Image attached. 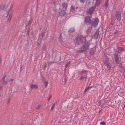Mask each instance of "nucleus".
<instances>
[{
  "label": "nucleus",
  "mask_w": 125,
  "mask_h": 125,
  "mask_svg": "<svg viewBox=\"0 0 125 125\" xmlns=\"http://www.w3.org/2000/svg\"><path fill=\"white\" fill-rule=\"evenodd\" d=\"M14 6V4L13 3H11L10 5V6L9 8V10L10 11L11 10L12 8H13Z\"/></svg>",
  "instance_id": "nucleus-16"
},
{
  "label": "nucleus",
  "mask_w": 125,
  "mask_h": 125,
  "mask_svg": "<svg viewBox=\"0 0 125 125\" xmlns=\"http://www.w3.org/2000/svg\"><path fill=\"white\" fill-rule=\"evenodd\" d=\"M68 66V65L67 64L66 65V67L67 68Z\"/></svg>",
  "instance_id": "nucleus-33"
},
{
  "label": "nucleus",
  "mask_w": 125,
  "mask_h": 125,
  "mask_svg": "<svg viewBox=\"0 0 125 125\" xmlns=\"http://www.w3.org/2000/svg\"><path fill=\"white\" fill-rule=\"evenodd\" d=\"M96 8L95 6H94L91 7L87 11V13L90 14H92Z\"/></svg>",
  "instance_id": "nucleus-5"
},
{
  "label": "nucleus",
  "mask_w": 125,
  "mask_h": 125,
  "mask_svg": "<svg viewBox=\"0 0 125 125\" xmlns=\"http://www.w3.org/2000/svg\"><path fill=\"white\" fill-rule=\"evenodd\" d=\"M95 52L94 51V50H91L90 52V53L91 55H93L94 54Z\"/></svg>",
  "instance_id": "nucleus-21"
},
{
  "label": "nucleus",
  "mask_w": 125,
  "mask_h": 125,
  "mask_svg": "<svg viewBox=\"0 0 125 125\" xmlns=\"http://www.w3.org/2000/svg\"><path fill=\"white\" fill-rule=\"evenodd\" d=\"M1 87H0V90L1 89Z\"/></svg>",
  "instance_id": "nucleus-34"
},
{
  "label": "nucleus",
  "mask_w": 125,
  "mask_h": 125,
  "mask_svg": "<svg viewBox=\"0 0 125 125\" xmlns=\"http://www.w3.org/2000/svg\"><path fill=\"white\" fill-rule=\"evenodd\" d=\"M41 107V105H39L37 107V109H39Z\"/></svg>",
  "instance_id": "nucleus-27"
},
{
  "label": "nucleus",
  "mask_w": 125,
  "mask_h": 125,
  "mask_svg": "<svg viewBox=\"0 0 125 125\" xmlns=\"http://www.w3.org/2000/svg\"><path fill=\"white\" fill-rule=\"evenodd\" d=\"M108 6V0H106L105 2V4L104 5V7H107Z\"/></svg>",
  "instance_id": "nucleus-15"
},
{
  "label": "nucleus",
  "mask_w": 125,
  "mask_h": 125,
  "mask_svg": "<svg viewBox=\"0 0 125 125\" xmlns=\"http://www.w3.org/2000/svg\"><path fill=\"white\" fill-rule=\"evenodd\" d=\"M77 8H78V7H76V9H77Z\"/></svg>",
  "instance_id": "nucleus-37"
},
{
  "label": "nucleus",
  "mask_w": 125,
  "mask_h": 125,
  "mask_svg": "<svg viewBox=\"0 0 125 125\" xmlns=\"http://www.w3.org/2000/svg\"><path fill=\"white\" fill-rule=\"evenodd\" d=\"M3 83L4 84H6L7 83V77H4L3 79Z\"/></svg>",
  "instance_id": "nucleus-14"
},
{
  "label": "nucleus",
  "mask_w": 125,
  "mask_h": 125,
  "mask_svg": "<svg viewBox=\"0 0 125 125\" xmlns=\"http://www.w3.org/2000/svg\"><path fill=\"white\" fill-rule=\"evenodd\" d=\"M31 88L32 89H37L38 88V86L35 84H32L31 85Z\"/></svg>",
  "instance_id": "nucleus-12"
},
{
  "label": "nucleus",
  "mask_w": 125,
  "mask_h": 125,
  "mask_svg": "<svg viewBox=\"0 0 125 125\" xmlns=\"http://www.w3.org/2000/svg\"><path fill=\"white\" fill-rule=\"evenodd\" d=\"M91 88H92V87H86L85 89V90L84 91V92L85 93L87 91L89 90H90L91 89Z\"/></svg>",
  "instance_id": "nucleus-17"
},
{
  "label": "nucleus",
  "mask_w": 125,
  "mask_h": 125,
  "mask_svg": "<svg viewBox=\"0 0 125 125\" xmlns=\"http://www.w3.org/2000/svg\"><path fill=\"white\" fill-rule=\"evenodd\" d=\"M115 16L116 17L117 20L118 21H120L121 19V14L120 12L119 11H117L116 12L115 14Z\"/></svg>",
  "instance_id": "nucleus-6"
},
{
  "label": "nucleus",
  "mask_w": 125,
  "mask_h": 125,
  "mask_svg": "<svg viewBox=\"0 0 125 125\" xmlns=\"http://www.w3.org/2000/svg\"><path fill=\"white\" fill-rule=\"evenodd\" d=\"M51 3L53 4H59V2L58 0H52Z\"/></svg>",
  "instance_id": "nucleus-13"
},
{
  "label": "nucleus",
  "mask_w": 125,
  "mask_h": 125,
  "mask_svg": "<svg viewBox=\"0 0 125 125\" xmlns=\"http://www.w3.org/2000/svg\"><path fill=\"white\" fill-rule=\"evenodd\" d=\"M103 0H94L93 2V4L94 5V4L96 6H99L100 4L102 3Z\"/></svg>",
  "instance_id": "nucleus-4"
},
{
  "label": "nucleus",
  "mask_w": 125,
  "mask_h": 125,
  "mask_svg": "<svg viewBox=\"0 0 125 125\" xmlns=\"http://www.w3.org/2000/svg\"><path fill=\"white\" fill-rule=\"evenodd\" d=\"M7 8V7L5 5H0V8L2 10H5Z\"/></svg>",
  "instance_id": "nucleus-11"
},
{
  "label": "nucleus",
  "mask_w": 125,
  "mask_h": 125,
  "mask_svg": "<svg viewBox=\"0 0 125 125\" xmlns=\"http://www.w3.org/2000/svg\"><path fill=\"white\" fill-rule=\"evenodd\" d=\"M52 96H51V95H50V96H49V98H48V101H49V100H50V99L51 98Z\"/></svg>",
  "instance_id": "nucleus-30"
},
{
  "label": "nucleus",
  "mask_w": 125,
  "mask_h": 125,
  "mask_svg": "<svg viewBox=\"0 0 125 125\" xmlns=\"http://www.w3.org/2000/svg\"><path fill=\"white\" fill-rule=\"evenodd\" d=\"M104 64L109 70H110V69L112 67L111 64L107 60H106L104 62Z\"/></svg>",
  "instance_id": "nucleus-7"
},
{
  "label": "nucleus",
  "mask_w": 125,
  "mask_h": 125,
  "mask_svg": "<svg viewBox=\"0 0 125 125\" xmlns=\"http://www.w3.org/2000/svg\"><path fill=\"white\" fill-rule=\"evenodd\" d=\"M6 17H8V13L7 14V15L6 16Z\"/></svg>",
  "instance_id": "nucleus-35"
},
{
  "label": "nucleus",
  "mask_w": 125,
  "mask_h": 125,
  "mask_svg": "<svg viewBox=\"0 0 125 125\" xmlns=\"http://www.w3.org/2000/svg\"><path fill=\"white\" fill-rule=\"evenodd\" d=\"M116 62L117 64H119L120 63V61L119 59V57L117 54H115L114 56Z\"/></svg>",
  "instance_id": "nucleus-8"
},
{
  "label": "nucleus",
  "mask_w": 125,
  "mask_h": 125,
  "mask_svg": "<svg viewBox=\"0 0 125 125\" xmlns=\"http://www.w3.org/2000/svg\"><path fill=\"white\" fill-rule=\"evenodd\" d=\"M1 58H0V63H1Z\"/></svg>",
  "instance_id": "nucleus-32"
},
{
  "label": "nucleus",
  "mask_w": 125,
  "mask_h": 125,
  "mask_svg": "<svg viewBox=\"0 0 125 125\" xmlns=\"http://www.w3.org/2000/svg\"><path fill=\"white\" fill-rule=\"evenodd\" d=\"M68 6L67 4L66 3L64 2L62 4L61 7L62 8L64 9H66Z\"/></svg>",
  "instance_id": "nucleus-9"
},
{
  "label": "nucleus",
  "mask_w": 125,
  "mask_h": 125,
  "mask_svg": "<svg viewBox=\"0 0 125 125\" xmlns=\"http://www.w3.org/2000/svg\"><path fill=\"white\" fill-rule=\"evenodd\" d=\"M71 9L74 10V7L73 6H72L71 7Z\"/></svg>",
  "instance_id": "nucleus-29"
},
{
  "label": "nucleus",
  "mask_w": 125,
  "mask_h": 125,
  "mask_svg": "<svg viewBox=\"0 0 125 125\" xmlns=\"http://www.w3.org/2000/svg\"><path fill=\"white\" fill-rule=\"evenodd\" d=\"M92 17L89 16H86L85 17L84 20L85 23L87 25L91 24Z\"/></svg>",
  "instance_id": "nucleus-3"
},
{
  "label": "nucleus",
  "mask_w": 125,
  "mask_h": 125,
  "mask_svg": "<svg viewBox=\"0 0 125 125\" xmlns=\"http://www.w3.org/2000/svg\"><path fill=\"white\" fill-rule=\"evenodd\" d=\"M12 16V14L11 13H10V14L9 15V17L8 18V22L10 21L11 20V18Z\"/></svg>",
  "instance_id": "nucleus-18"
},
{
  "label": "nucleus",
  "mask_w": 125,
  "mask_h": 125,
  "mask_svg": "<svg viewBox=\"0 0 125 125\" xmlns=\"http://www.w3.org/2000/svg\"><path fill=\"white\" fill-rule=\"evenodd\" d=\"M61 11L59 12V14L60 16H64L66 13L65 12L62 10H60Z\"/></svg>",
  "instance_id": "nucleus-10"
},
{
  "label": "nucleus",
  "mask_w": 125,
  "mask_h": 125,
  "mask_svg": "<svg viewBox=\"0 0 125 125\" xmlns=\"http://www.w3.org/2000/svg\"><path fill=\"white\" fill-rule=\"evenodd\" d=\"M117 49L119 51H122L124 50L123 48L122 47H118L117 48Z\"/></svg>",
  "instance_id": "nucleus-19"
},
{
  "label": "nucleus",
  "mask_w": 125,
  "mask_h": 125,
  "mask_svg": "<svg viewBox=\"0 0 125 125\" xmlns=\"http://www.w3.org/2000/svg\"><path fill=\"white\" fill-rule=\"evenodd\" d=\"M100 125H106V123L104 121H102L100 123Z\"/></svg>",
  "instance_id": "nucleus-24"
},
{
  "label": "nucleus",
  "mask_w": 125,
  "mask_h": 125,
  "mask_svg": "<svg viewBox=\"0 0 125 125\" xmlns=\"http://www.w3.org/2000/svg\"><path fill=\"white\" fill-rule=\"evenodd\" d=\"M31 20H30L29 21V22L28 23L29 24H31Z\"/></svg>",
  "instance_id": "nucleus-31"
},
{
  "label": "nucleus",
  "mask_w": 125,
  "mask_h": 125,
  "mask_svg": "<svg viewBox=\"0 0 125 125\" xmlns=\"http://www.w3.org/2000/svg\"><path fill=\"white\" fill-rule=\"evenodd\" d=\"M85 0H79V1L80 2L82 3H84Z\"/></svg>",
  "instance_id": "nucleus-26"
},
{
  "label": "nucleus",
  "mask_w": 125,
  "mask_h": 125,
  "mask_svg": "<svg viewBox=\"0 0 125 125\" xmlns=\"http://www.w3.org/2000/svg\"><path fill=\"white\" fill-rule=\"evenodd\" d=\"M74 28L71 29L68 31L69 33L73 32L74 31Z\"/></svg>",
  "instance_id": "nucleus-20"
},
{
  "label": "nucleus",
  "mask_w": 125,
  "mask_h": 125,
  "mask_svg": "<svg viewBox=\"0 0 125 125\" xmlns=\"http://www.w3.org/2000/svg\"><path fill=\"white\" fill-rule=\"evenodd\" d=\"M46 84V85H45V87H46L48 85V84L49 83L47 81H45L44 82Z\"/></svg>",
  "instance_id": "nucleus-25"
},
{
  "label": "nucleus",
  "mask_w": 125,
  "mask_h": 125,
  "mask_svg": "<svg viewBox=\"0 0 125 125\" xmlns=\"http://www.w3.org/2000/svg\"><path fill=\"white\" fill-rule=\"evenodd\" d=\"M99 21V19L97 18H93L91 24L92 26L96 28L97 26Z\"/></svg>",
  "instance_id": "nucleus-2"
},
{
  "label": "nucleus",
  "mask_w": 125,
  "mask_h": 125,
  "mask_svg": "<svg viewBox=\"0 0 125 125\" xmlns=\"http://www.w3.org/2000/svg\"><path fill=\"white\" fill-rule=\"evenodd\" d=\"M92 39V37L90 36H87L85 37L81 36L76 38L75 42L77 44L79 45L81 43H84L81 50L79 51L80 52L86 51L88 49L90 42L91 41Z\"/></svg>",
  "instance_id": "nucleus-1"
},
{
  "label": "nucleus",
  "mask_w": 125,
  "mask_h": 125,
  "mask_svg": "<svg viewBox=\"0 0 125 125\" xmlns=\"http://www.w3.org/2000/svg\"><path fill=\"white\" fill-rule=\"evenodd\" d=\"M13 79H12L11 80V81H13Z\"/></svg>",
  "instance_id": "nucleus-36"
},
{
  "label": "nucleus",
  "mask_w": 125,
  "mask_h": 125,
  "mask_svg": "<svg viewBox=\"0 0 125 125\" xmlns=\"http://www.w3.org/2000/svg\"><path fill=\"white\" fill-rule=\"evenodd\" d=\"M84 79V77L83 76L81 77L80 78V80H82Z\"/></svg>",
  "instance_id": "nucleus-28"
},
{
  "label": "nucleus",
  "mask_w": 125,
  "mask_h": 125,
  "mask_svg": "<svg viewBox=\"0 0 125 125\" xmlns=\"http://www.w3.org/2000/svg\"><path fill=\"white\" fill-rule=\"evenodd\" d=\"M55 105V103H54L53 104L51 108V111H52L53 110V109L54 108V107Z\"/></svg>",
  "instance_id": "nucleus-23"
},
{
  "label": "nucleus",
  "mask_w": 125,
  "mask_h": 125,
  "mask_svg": "<svg viewBox=\"0 0 125 125\" xmlns=\"http://www.w3.org/2000/svg\"><path fill=\"white\" fill-rule=\"evenodd\" d=\"M98 33L97 32H96L94 34V36L97 38L98 37Z\"/></svg>",
  "instance_id": "nucleus-22"
}]
</instances>
